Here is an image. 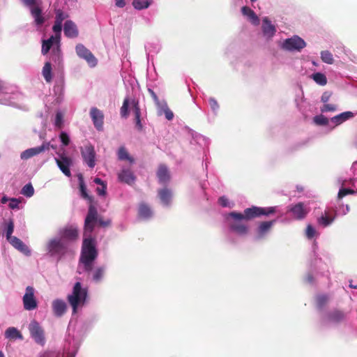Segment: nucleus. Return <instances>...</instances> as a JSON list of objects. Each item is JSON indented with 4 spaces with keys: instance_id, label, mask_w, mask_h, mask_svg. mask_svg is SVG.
I'll use <instances>...</instances> for the list:
<instances>
[{
    "instance_id": "412c9836",
    "label": "nucleus",
    "mask_w": 357,
    "mask_h": 357,
    "mask_svg": "<svg viewBox=\"0 0 357 357\" xmlns=\"http://www.w3.org/2000/svg\"><path fill=\"white\" fill-rule=\"evenodd\" d=\"M335 211L328 209L324 211V213L318 219V222L323 227H327L331 225L335 219Z\"/></svg>"
},
{
    "instance_id": "69168bd1",
    "label": "nucleus",
    "mask_w": 357,
    "mask_h": 357,
    "mask_svg": "<svg viewBox=\"0 0 357 357\" xmlns=\"http://www.w3.org/2000/svg\"><path fill=\"white\" fill-rule=\"evenodd\" d=\"M93 181L95 183L101 185L102 186H103V185H105L100 178H96Z\"/></svg>"
},
{
    "instance_id": "338daca9",
    "label": "nucleus",
    "mask_w": 357,
    "mask_h": 357,
    "mask_svg": "<svg viewBox=\"0 0 357 357\" xmlns=\"http://www.w3.org/2000/svg\"><path fill=\"white\" fill-rule=\"evenodd\" d=\"M350 287L354 288V289H357V286H355V284H353V285H352V284H350Z\"/></svg>"
},
{
    "instance_id": "052dcab7",
    "label": "nucleus",
    "mask_w": 357,
    "mask_h": 357,
    "mask_svg": "<svg viewBox=\"0 0 357 357\" xmlns=\"http://www.w3.org/2000/svg\"><path fill=\"white\" fill-rule=\"evenodd\" d=\"M106 185H103V186H102L101 188H97L96 191L99 195L104 196L106 194Z\"/></svg>"
},
{
    "instance_id": "7c9ffc66",
    "label": "nucleus",
    "mask_w": 357,
    "mask_h": 357,
    "mask_svg": "<svg viewBox=\"0 0 357 357\" xmlns=\"http://www.w3.org/2000/svg\"><path fill=\"white\" fill-rule=\"evenodd\" d=\"M78 181L82 197L89 200V202L91 203L93 202V198L87 193L86 186L84 183V177L82 174L78 175Z\"/></svg>"
},
{
    "instance_id": "09e8293b",
    "label": "nucleus",
    "mask_w": 357,
    "mask_h": 357,
    "mask_svg": "<svg viewBox=\"0 0 357 357\" xmlns=\"http://www.w3.org/2000/svg\"><path fill=\"white\" fill-rule=\"evenodd\" d=\"M14 231V222L13 220H10L6 227V238H10L12 236V234Z\"/></svg>"
},
{
    "instance_id": "e2e57ef3",
    "label": "nucleus",
    "mask_w": 357,
    "mask_h": 357,
    "mask_svg": "<svg viewBox=\"0 0 357 357\" xmlns=\"http://www.w3.org/2000/svg\"><path fill=\"white\" fill-rule=\"evenodd\" d=\"M116 6L123 8L126 6V0H114Z\"/></svg>"
},
{
    "instance_id": "49530a36",
    "label": "nucleus",
    "mask_w": 357,
    "mask_h": 357,
    "mask_svg": "<svg viewBox=\"0 0 357 357\" xmlns=\"http://www.w3.org/2000/svg\"><path fill=\"white\" fill-rule=\"evenodd\" d=\"M56 17H55V21L58 22L62 23L63 21L68 17V15L67 13H65L63 12L61 9H57L55 10Z\"/></svg>"
},
{
    "instance_id": "c756f323",
    "label": "nucleus",
    "mask_w": 357,
    "mask_h": 357,
    "mask_svg": "<svg viewBox=\"0 0 357 357\" xmlns=\"http://www.w3.org/2000/svg\"><path fill=\"white\" fill-rule=\"evenodd\" d=\"M242 14L245 16H247L251 22L255 25H258L259 24V19L255 13L249 7L243 6L241 8Z\"/></svg>"
},
{
    "instance_id": "2f4dec72",
    "label": "nucleus",
    "mask_w": 357,
    "mask_h": 357,
    "mask_svg": "<svg viewBox=\"0 0 357 357\" xmlns=\"http://www.w3.org/2000/svg\"><path fill=\"white\" fill-rule=\"evenodd\" d=\"M5 337L11 340H15L17 339H23L21 333L16 328L14 327H10L6 331Z\"/></svg>"
},
{
    "instance_id": "4c0bfd02",
    "label": "nucleus",
    "mask_w": 357,
    "mask_h": 357,
    "mask_svg": "<svg viewBox=\"0 0 357 357\" xmlns=\"http://www.w3.org/2000/svg\"><path fill=\"white\" fill-rule=\"evenodd\" d=\"M312 78L316 83L321 86H324L327 84L326 77L321 73H314L312 75Z\"/></svg>"
},
{
    "instance_id": "79ce46f5",
    "label": "nucleus",
    "mask_w": 357,
    "mask_h": 357,
    "mask_svg": "<svg viewBox=\"0 0 357 357\" xmlns=\"http://www.w3.org/2000/svg\"><path fill=\"white\" fill-rule=\"evenodd\" d=\"M321 60L328 64H332L334 62L333 54L328 50L321 52Z\"/></svg>"
},
{
    "instance_id": "c9c22d12",
    "label": "nucleus",
    "mask_w": 357,
    "mask_h": 357,
    "mask_svg": "<svg viewBox=\"0 0 357 357\" xmlns=\"http://www.w3.org/2000/svg\"><path fill=\"white\" fill-rule=\"evenodd\" d=\"M43 76L44 77L45 80L50 83L52 80V65L50 62H46L42 70Z\"/></svg>"
},
{
    "instance_id": "ea45409f",
    "label": "nucleus",
    "mask_w": 357,
    "mask_h": 357,
    "mask_svg": "<svg viewBox=\"0 0 357 357\" xmlns=\"http://www.w3.org/2000/svg\"><path fill=\"white\" fill-rule=\"evenodd\" d=\"M129 99L126 98L123 100V105L120 109V114L123 118H128L129 112H128V107H129Z\"/></svg>"
},
{
    "instance_id": "a878e982",
    "label": "nucleus",
    "mask_w": 357,
    "mask_h": 357,
    "mask_svg": "<svg viewBox=\"0 0 357 357\" xmlns=\"http://www.w3.org/2000/svg\"><path fill=\"white\" fill-rule=\"evenodd\" d=\"M133 112L135 115V127L139 131L143 130V125L141 122V110L138 101L133 100L132 101Z\"/></svg>"
},
{
    "instance_id": "a18cd8bd",
    "label": "nucleus",
    "mask_w": 357,
    "mask_h": 357,
    "mask_svg": "<svg viewBox=\"0 0 357 357\" xmlns=\"http://www.w3.org/2000/svg\"><path fill=\"white\" fill-rule=\"evenodd\" d=\"M328 297L326 295H319L317 297V305L319 309H322L328 303Z\"/></svg>"
},
{
    "instance_id": "864d4df0",
    "label": "nucleus",
    "mask_w": 357,
    "mask_h": 357,
    "mask_svg": "<svg viewBox=\"0 0 357 357\" xmlns=\"http://www.w3.org/2000/svg\"><path fill=\"white\" fill-rule=\"evenodd\" d=\"M52 29L54 32H55V36H59V38L61 37V31L62 29V23L54 22V24L52 27Z\"/></svg>"
},
{
    "instance_id": "e433bc0d",
    "label": "nucleus",
    "mask_w": 357,
    "mask_h": 357,
    "mask_svg": "<svg viewBox=\"0 0 357 357\" xmlns=\"http://www.w3.org/2000/svg\"><path fill=\"white\" fill-rule=\"evenodd\" d=\"M9 201L8 206L11 209L19 208V204L21 203V199L16 198L8 199L6 197H1V204H5Z\"/></svg>"
},
{
    "instance_id": "4d7b16f0",
    "label": "nucleus",
    "mask_w": 357,
    "mask_h": 357,
    "mask_svg": "<svg viewBox=\"0 0 357 357\" xmlns=\"http://www.w3.org/2000/svg\"><path fill=\"white\" fill-rule=\"evenodd\" d=\"M332 96V93L330 91H325L321 98V102L326 103Z\"/></svg>"
},
{
    "instance_id": "f3484780",
    "label": "nucleus",
    "mask_w": 357,
    "mask_h": 357,
    "mask_svg": "<svg viewBox=\"0 0 357 357\" xmlns=\"http://www.w3.org/2000/svg\"><path fill=\"white\" fill-rule=\"evenodd\" d=\"M118 178L120 182L126 183L129 185H132L135 182L136 176H135L133 172H132L130 169L123 168L118 174Z\"/></svg>"
},
{
    "instance_id": "9b49d317",
    "label": "nucleus",
    "mask_w": 357,
    "mask_h": 357,
    "mask_svg": "<svg viewBox=\"0 0 357 357\" xmlns=\"http://www.w3.org/2000/svg\"><path fill=\"white\" fill-rule=\"evenodd\" d=\"M305 45V42L298 36H295L291 38L286 39L283 44L284 48L290 51H300L304 48Z\"/></svg>"
},
{
    "instance_id": "0e129e2a",
    "label": "nucleus",
    "mask_w": 357,
    "mask_h": 357,
    "mask_svg": "<svg viewBox=\"0 0 357 357\" xmlns=\"http://www.w3.org/2000/svg\"><path fill=\"white\" fill-rule=\"evenodd\" d=\"M209 103H210V105H211V107H212L213 109H215L216 108L218 107V102L214 99H212V98L210 99Z\"/></svg>"
},
{
    "instance_id": "20e7f679",
    "label": "nucleus",
    "mask_w": 357,
    "mask_h": 357,
    "mask_svg": "<svg viewBox=\"0 0 357 357\" xmlns=\"http://www.w3.org/2000/svg\"><path fill=\"white\" fill-rule=\"evenodd\" d=\"M86 296L87 291L82 288L79 282H76L73 287V293L68 296V301L72 306L74 313L77 312L79 305L84 303Z\"/></svg>"
},
{
    "instance_id": "f8f14e48",
    "label": "nucleus",
    "mask_w": 357,
    "mask_h": 357,
    "mask_svg": "<svg viewBox=\"0 0 357 357\" xmlns=\"http://www.w3.org/2000/svg\"><path fill=\"white\" fill-rule=\"evenodd\" d=\"M44 41L50 44L51 46H52L54 44L56 45V47L53 48L52 52V60L59 63L61 61V51L59 45V36H52L49 39Z\"/></svg>"
},
{
    "instance_id": "8fccbe9b",
    "label": "nucleus",
    "mask_w": 357,
    "mask_h": 357,
    "mask_svg": "<svg viewBox=\"0 0 357 357\" xmlns=\"http://www.w3.org/2000/svg\"><path fill=\"white\" fill-rule=\"evenodd\" d=\"M354 193H355V191L351 189L341 188L339 190L337 197L339 199H342L347 195H353Z\"/></svg>"
},
{
    "instance_id": "1a4fd4ad",
    "label": "nucleus",
    "mask_w": 357,
    "mask_h": 357,
    "mask_svg": "<svg viewBox=\"0 0 357 357\" xmlns=\"http://www.w3.org/2000/svg\"><path fill=\"white\" fill-rule=\"evenodd\" d=\"M29 331L31 337L35 342L40 344L45 343V333L39 323L36 320H32L29 325Z\"/></svg>"
},
{
    "instance_id": "0eeeda50",
    "label": "nucleus",
    "mask_w": 357,
    "mask_h": 357,
    "mask_svg": "<svg viewBox=\"0 0 357 357\" xmlns=\"http://www.w3.org/2000/svg\"><path fill=\"white\" fill-rule=\"evenodd\" d=\"M23 3L29 7L31 14L34 18L36 25L41 26L45 22V17L42 15V9L38 4L37 0H22Z\"/></svg>"
},
{
    "instance_id": "9d476101",
    "label": "nucleus",
    "mask_w": 357,
    "mask_h": 357,
    "mask_svg": "<svg viewBox=\"0 0 357 357\" xmlns=\"http://www.w3.org/2000/svg\"><path fill=\"white\" fill-rule=\"evenodd\" d=\"M75 51L77 54L80 58L85 59L91 66L93 67L97 64V59L96 57L93 55L91 51L83 45H77L75 47Z\"/></svg>"
},
{
    "instance_id": "58836bf2",
    "label": "nucleus",
    "mask_w": 357,
    "mask_h": 357,
    "mask_svg": "<svg viewBox=\"0 0 357 357\" xmlns=\"http://www.w3.org/2000/svg\"><path fill=\"white\" fill-rule=\"evenodd\" d=\"M150 5L148 0H133L132 6L137 10L147 8Z\"/></svg>"
},
{
    "instance_id": "13d9d810",
    "label": "nucleus",
    "mask_w": 357,
    "mask_h": 357,
    "mask_svg": "<svg viewBox=\"0 0 357 357\" xmlns=\"http://www.w3.org/2000/svg\"><path fill=\"white\" fill-rule=\"evenodd\" d=\"M164 113H165V117L167 120L170 121L173 119L174 117V114L173 112L169 109V108H168L167 107H166L165 109H164Z\"/></svg>"
},
{
    "instance_id": "5701e85b",
    "label": "nucleus",
    "mask_w": 357,
    "mask_h": 357,
    "mask_svg": "<svg viewBox=\"0 0 357 357\" xmlns=\"http://www.w3.org/2000/svg\"><path fill=\"white\" fill-rule=\"evenodd\" d=\"M346 313L340 310H333L328 313L327 319L332 323H340L345 320Z\"/></svg>"
},
{
    "instance_id": "7ed1b4c3",
    "label": "nucleus",
    "mask_w": 357,
    "mask_h": 357,
    "mask_svg": "<svg viewBox=\"0 0 357 357\" xmlns=\"http://www.w3.org/2000/svg\"><path fill=\"white\" fill-rule=\"evenodd\" d=\"M96 222L101 227H107L110 225L111 221L109 220L105 221L102 218H98L96 208L91 204L84 220V236H87L88 234H91L95 228Z\"/></svg>"
},
{
    "instance_id": "680f3d73",
    "label": "nucleus",
    "mask_w": 357,
    "mask_h": 357,
    "mask_svg": "<svg viewBox=\"0 0 357 357\" xmlns=\"http://www.w3.org/2000/svg\"><path fill=\"white\" fill-rule=\"evenodd\" d=\"M148 91L150 93V95L151 96V97L153 98V99L155 101V102L156 104H158L159 103V99H158V97L157 96V95L155 94V93L151 89H149Z\"/></svg>"
},
{
    "instance_id": "393cba45",
    "label": "nucleus",
    "mask_w": 357,
    "mask_h": 357,
    "mask_svg": "<svg viewBox=\"0 0 357 357\" xmlns=\"http://www.w3.org/2000/svg\"><path fill=\"white\" fill-rule=\"evenodd\" d=\"M261 28L264 35L268 38H272L276 32L275 26L271 24V22L268 19V17H264L263 19Z\"/></svg>"
},
{
    "instance_id": "ddd939ff",
    "label": "nucleus",
    "mask_w": 357,
    "mask_h": 357,
    "mask_svg": "<svg viewBox=\"0 0 357 357\" xmlns=\"http://www.w3.org/2000/svg\"><path fill=\"white\" fill-rule=\"evenodd\" d=\"M81 154L84 162L89 167L93 168L95 167L96 152L93 146H84V147L81 150Z\"/></svg>"
},
{
    "instance_id": "603ef678",
    "label": "nucleus",
    "mask_w": 357,
    "mask_h": 357,
    "mask_svg": "<svg viewBox=\"0 0 357 357\" xmlns=\"http://www.w3.org/2000/svg\"><path fill=\"white\" fill-rule=\"evenodd\" d=\"M337 109V107L335 105L332 104H324L321 109L322 112H335Z\"/></svg>"
},
{
    "instance_id": "cd10ccee",
    "label": "nucleus",
    "mask_w": 357,
    "mask_h": 357,
    "mask_svg": "<svg viewBox=\"0 0 357 357\" xmlns=\"http://www.w3.org/2000/svg\"><path fill=\"white\" fill-rule=\"evenodd\" d=\"M354 116V113L351 112H344L338 115H336L331 118V121L334 123L336 126L340 125L343 122L347 120L353 118Z\"/></svg>"
},
{
    "instance_id": "6e6d98bb",
    "label": "nucleus",
    "mask_w": 357,
    "mask_h": 357,
    "mask_svg": "<svg viewBox=\"0 0 357 357\" xmlns=\"http://www.w3.org/2000/svg\"><path fill=\"white\" fill-rule=\"evenodd\" d=\"M52 46L45 43L44 40L43 41V45H42V50H41V52L43 54H47L48 53V52L50 51V50L51 49Z\"/></svg>"
},
{
    "instance_id": "6ab92c4d",
    "label": "nucleus",
    "mask_w": 357,
    "mask_h": 357,
    "mask_svg": "<svg viewBox=\"0 0 357 357\" xmlns=\"http://www.w3.org/2000/svg\"><path fill=\"white\" fill-rule=\"evenodd\" d=\"M156 175L159 183L162 184L168 183L171 178L169 171L167 167L164 164H160L158 166Z\"/></svg>"
},
{
    "instance_id": "a19ab883",
    "label": "nucleus",
    "mask_w": 357,
    "mask_h": 357,
    "mask_svg": "<svg viewBox=\"0 0 357 357\" xmlns=\"http://www.w3.org/2000/svg\"><path fill=\"white\" fill-rule=\"evenodd\" d=\"M21 193L26 197H31L34 194V188L31 183H27L26 184L22 189Z\"/></svg>"
},
{
    "instance_id": "b1692460",
    "label": "nucleus",
    "mask_w": 357,
    "mask_h": 357,
    "mask_svg": "<svg viewBox=\"0 0 357 357\" xmlns=\"http://www.w3.org/2000/svg\"><path fill=\"white\" fill-rule=\"evenodd\" d=\"M52 310L56 317H61L67 310L66 303L61 299H56L52 302Z\"/></svg>"
},
{
    "instance_id": "f257e3e1",
    "label": "nucleus",
    "mask_w": 357,
    "mask_h": 357,
    "mask_svg": "<svg viewBox=\"0 0 357 357\" xmlns=\"http://www.w3.org/2000/svg\"><path fill=\"white\" fill-rule=\"evenodd\" d=\"M83 239L79 263L83 265L84 271L89 273L92 271L93 261L98 257L96 239L88 234Z\"/></svg>"
},
{
    "instance_id": "39448f33",
    "label": "nucleus",
    "mask_w": 357,
    "mask_h": 357,
    "mask_svg": "<svg viewBox=\"0 0 357 357\" xmlns=\"http://www.w3.org/2000/svg\"><path fill=\"white\" fill-rule=\"evenodd\" d=\"M59 237L69 245L76 242L79 236L78 227L75 225H68L59 230Z\"/></svg>"
},
{
    "instance_id": "4be33fe9",
    "label": "nucleus",
    "mask_w": 357,
    "mask_h": 357,
    "mask_svg": "<svg viewBox=\"0 0 357 357\" xmlns=\"http://www.w3.org/2000/svg\"><path fill=\"white\" fill-rule=\"evenodd\" d=\"M64 34L68 38H76L79 32L76 24L71 20H67L63 27Z\"/></svg>"
},
{
    "instance_id": "c03bdc74",
    "label": "nucleus",
    "mask_w": 357,
    "mask_h": 357,
    "mask_svg": "<svg viewBox=\"0 0 357 357\" xmlns=\"http://www.w3.org/2000/svg\"><path fill=\"white\" fill-rule=\"evenodd\" d=\"M54 126L58 129H62L64 126L63 114L61 112H57L55 116Z\"/></svg>"
},
{
    "instance_id": "f03ea898",
    "label": "nucleus",
    "mask_w": 357,
    "mask_h": 357,
    "mask_svg": "<svg viewBox=\"0 0 357 357\" xmlns=\"http://www.w3.org/2000/svg\"><path fill=\"white\" fill-rule=\"evenodd\" d=\"M276 211L275 207H258L252 206L244 210L243 213L238 212H231L229 215L236 220H250L261 215L268 216L274 214Z\"/></svg>"
},
{
    "instance_id": "37998d69",
    "label": "nucleus",
    "mask_w": 357,
    "mask_h": 357,
    "mask_svg": "<svg viewBox=\"0 0 357 357\" xmlns=\"http://www.w3.org/2000/svg\"><path fill=\"white\" fill-rule=\"evenodd\" d=\"M105 273V268L103 267L96 268L93 273V280L96 282H98L101 280Z\"/></svg>"
},
{
    "instance_id": "72a5a7b5",
    "label": "nucleus",
    "mask_w": 357,
    "mask_h": 357,
    "mask_svg": "<svg viewBox=\"0 0 357 357\" xmlns=\"http://www.w3.org/2000/svg\"><path fill=\"white\" fill-rule=\"evenodd\" d=\"M159 197L161 200V202L165 204L168 205L172 199V192L171 191L167 188H163L158 191Z\"/></svg>"
},
{
    "instance_id": "f704fd0d",
    "label": "nucleus",
    "mask_w": 357,
    "mask_h": 357,
    "mask_svg": "<svg viewBox=\"0 0 357 357\" xmlns=\"http://www.w3.org/2000/svg\"><path fill=\"white\" fill-rule=\"evenodd\" d=\"M118 158L120 160H128L130 163L132 164L135 160L130 155L128 151L124 146H121L118 151Z\"/></svg>"
},
{
    "instance_id": "bb28decb",
    "label": "nucleus",
    "mask_w": 357,
    "mask_h": 357,
    "mask_svg": "<svg viewBox=\"0 0 357 357\" xmlns=\"http://www.w3.org/2000/svg\"><path fill=\"white\" fill-rule=\"evenodd\" d=\"M230 229L241 235L246 234L248 231V227L243 223L241 220H234V222L230 224Z\"/></svg>"
},
{
    "instance_id": "774afa93",
    "label": "nucleus",
    "mask_w": 357,
    "mask_h": 357,
    "mask_svg": "<svg viewBox=\"0 0 357 357\" xmlns=\"http://www.w3.org/2000/svg\"><path fill=\"white\" fill-rule=\"evenodd\" d=\"M350 287L354 288V289H357V286H355V284H353V285H352V284H350Z\"/></svg>"
},
{
    "instance_id": "a211bd4d",
    "label": "nucleus",
    "mask_w": 357,
    "mask_h": 357,
    "mask_svg": "<svg viewBox=\"0 0 357 357\" xmlns=\"http://www.w3.org/2000/svg\"><path fill=\"white\" fill-rule=\"evenodd\" d=\"M6 239L15 249H17L20 252L26 256H29L31 255V251L28 246L17 237L13 236L10 238Z\"/></svg>"
},
{
    "instance_id": "2eb2a0df",
    "label": "nucleus",
    "mask_w": 357,
    "mask_h": 357,
    "mask_svg": "<svg viewBox=\"0 0 357 357\" xmlns=\"http://www.w3.org/2000/svg\"><path fill=\"white\" fill-rule=\"evenodd\" d=\"M90 116L95 128L100 131L103 128L104 114L101 110L97 107H92L90 110Z\"/></svg>"
},
{
    "instance_id": "dca6fc26",
    "label": "nucleus",
    "mask_w": 357,
    "mask_h": 357,
    "mask_svg": "<svg viewBox=\"0 0 357 357\" xmlns=\"http://www.w3.org/2000/svg\"><path fill=\"white\" fill-rule=\"evenodd\" d=\"M56 162L61 169V171L67 176H70L71 173L70 166L72 165V160L70 158L64 155L60 156V159L55 158Z\"/></svg>"
},
{
    "instance_id": "aec40b11",
    "label": "nucleus",
    "mask_w": 357,
    "mask_h": 357,
    "mask_svg": "<svg viewBox=\"0 0 357 357\" xmlns=\"http://www.w3.org/2000/svg\"><path fill=\"white\" fill-rule=\"evenodd\" d=\"M290 211L293 213L294 217L298 220L303 219L308 213V210L305 208L304 204L302 202L292 206Z\"/></svg>"
},
{
    "instance_id": "de8ad7c7",
    "label": "nucleus",
    "mask_w": 357,
    "mask_h": 357,
    "mask_svg": "<svg viewBox=\"0 0 357 357\" xmlns=\"http://www.w3.org/2000/svg\"><path fill=\"white\" fill-rule=\"evenodd\" d=\"M313 120L317 125L319 126H326L328 123V119L324 115L316 116Z\"/></svg>"
},
{
    "instance_id": "423d86ee",
    "label": "nucleus",
    "mask_w": 357,
    "mask_h": 357,
    "mask_svg": "<svg viewBox=\"0 0 357 357\" xmlns=\"http://www.w3.org/2000/svg\"><path fill=\"white\" fill-rule=\"evenodd\" d=\"M68 246L60 237L51 239L47 244V250L51 255H63L66 253Z\"/></svg>"
},
{
    "instance_id": "5fc2aeb1",
    "label": "nucleus",
    "mask_w": 357,
    "mask_h": 357,
    "mask_svg": "<svg viewBox=\"0 0 357 357\" xmlns=\"http://www.w3.org/2000/svg\"><path fill=\"white\" fill-rule=\"evenodd\" d=\"M315 234V229L311 225H308L306 228V236L308 238H312Z\"/></svg>"
},
{
    "instance_id": "c85d7f7f",
    "label": "nucleus",
    "mask_w": 357,
    "mask_h": 357,
    "mask_svg": "<svg viewBox=\"0 0 357 357\" xmlns=\"http://www.w3.org/2000/svg\"><path fill=\"white\" fill-rule=\"evenodd\" d=\"M152 215L153 212L149 205L145 203L139 204L138 215L140 218L149 219L152 216Z\"/></svg>"
},
{
    "instance_id": "4468645a",
    "label": "nucleus",
    "mask_w": 357,
    "mask_h": 357,
    "mask_svg": "<svg viewBox=\"0 0 357 357\" xmlns=\"http://www.w3.org/2000/svg\"><path fill=\"white\" fill-rule=\"evenodd\" d=\"M48 150H50V142H44L40 146L31 148L25 150L21 153L20 156L22 160H28L33 156L38 155Z\"/></svg>"
},
{
    "instance_id": "473e14b6",
    "label": "nucleus",
    "mask_w": 357,
    "mask_h": 357,
    "mask_svg": "<svg viewBox=\"0 0 357 357\" xmlns=\"http://www.w3.org/2000/svg\"><path fill=\"white\" fill-rule=\"evenodd\" d=\"M274 222V220L261 222L257 229V232L259 237L264 236L271 229Z\"/></svg>"
},
{
    "instance_id": "3c124183",
    "label": "nucleus",
    "mask_w": 357,
    "mask_h": 357,
    "mask_svg": "<svg viewBox=\"0 0 357 357\" xmlns=\"http://www.w3.org/2000/svg\"><path fill=\"white\" fill-rule=\"evenodd\" d=\"M59 138L63 146H68L70 144V137L66 132H61Z\"/></svg>"
},
{
    "instance_id": "6e6552de",
    "label": "nucleus",
    "mask_w": 357,
    "mask_h": 357,
    "mask_svg": "<svg viewBox=\"0 0 357 357\" xmlns=\"http://www.w3.org/2000/svg\"><path fill=\"white\" fill-rule=\"evenodd\" d=\"M34 293L35 289L33 287L28 286L26 288V292L22 298L24 308L26 310H33L38 307V302L34 296Z\"/></svg>"
},
{
    "instance_id": "bf43d9fd",
    "label": "nucleus",
    "mask_w": 357,
    "mask_h": 357,
    "mask_svg": "<svg viewBox=\"0 0 357 357\" xmlns=\"http://www.w3.org/2000/svg\"><path fill=\"white\" fill-rule=\"evenodd\" d=\"M218 203L223 207H227L228 206V199L225 197H220L218 199Z\"/></svg>"
}]
</instances>
